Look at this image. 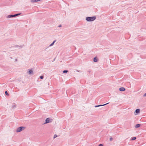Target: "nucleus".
Masks as SVG:
<instances>
[{"mask_svg":"<svg viewBox=\"0 0 146 146\" xmlns=\"http://www.w3.org/2000/svg\"><path fill=\"white\" fill-rule=\"evenodd\" d=\"M96 19V17L94 16L93 17H89L86 18V19L87 21L91 22L95 20Z\"/></svg>","mask_w":146,"mask_h":146,"instance_id":"1","label":"nucleus"},{"mask_svg":"<svg viewBox=\"0 0 146 146\" xmlns=\"http://www.w3.org/2000/svg\"><path fill=\"white\" fill-rule=\"evenodd\" d=\"M25 128V127L21 126L18 127L16 130V131L17 132H19L22 131Z\"/></svg>","mask_w":146,"mask_h":146,"instance_id":"2","label":"nucleus"},{"mask_svg":"<svg viewBox=\"0 0 146 146\" xmlns=\"http://www.w3.org/2000/svg\"><path fill=\"white\" fill-rule=\"evenodd\" d=\"M50 118H48L46 119V120H45V122L44 123V124H46V123H48L49 122H50Z\"/></svg>","mask_w":146,"mask_h":146,"instance_id":"3","label":"nucleus"},{"mask_svg":"<svg viewBox=\"0 0 146 146\" xmlns=\"http://www.w3.org/2000/svg\"><path fill=\"white\" fill-rule=\"evenodd\" d=\"M140 110L139 109H137L135 111V112L136 113V114H135V115H137L140 112Z\"/></svg>","mask_w":146,"mask_h":146,"instance_id":"4","label":"nucleus"},{"mask_svg":"<svg viewBox=\"0 0 146 146\" xmlns=\"http://www.w3.org/2000/svg\"><path fill=\"white\" fill-rule=\"evenodd\" d=\"M109 103H108L107 104H103V105H97V106H95V107H99L101 106H104L108 104Z\"/></svg>","mask_w":146,"mask_h":146,"instance_id":"5","label":"nucleus"},{"mask_svg":"<svg viewBox=\"0 0 146 146\" xmlns=\"http://www.w3.org/2000/svg\"><path fill=\"white\" fill-rule=\"evenodd\" d=\"M33 71L31 70H29L28 71V73L29 74H33Z\"/></svg>","mask_w":146,"mask_h":146,"instance_id":"6","label":"nucleus"},{"mask_svg":"<svg viewBox=\"0 0 146 146\" xmlns=\"http://www.w3.org/2000/svg\"><path fill=\"white\" fill-rule=\"evenodd\" d=\"M125 90V88L123 87H121L119 88V90L121 91H123Z\"/></svg>","mask_w":146,"mask_h":146,"instance_id":"7","label":"nucleus"},{"mask_svg":"<svg viewBox=\"0 0 146 146\" xmlns=\"http://www.w3.org/2000/svg\"><path fill=\"white\" fill-rule=\"evenodd\" d=\"M14 17V15H8L7 16V18H11Z\"/></svg>","mask_w":146,"mask_h":146,"instance_id":"8","label":"nucleus"},{"mask_svg":"<svg viewBox=\"0 0 146 146\" xmlns=\"http://www.w3.org/2000/svg\"><path fill=\"white\" fill-rule=\"evenodd\" d=\"M56 41V40H54L53 42L49 46H52L54 44V43Z\"/></svg>","mask_w":146,"mask_h":146,"instance_id":"9","label":"nucleus"},{"mask_svg":"<svg viewBox=\"0 0 146 146\" xmlns=\"http://www.w3.org/2000/svg\"><path fill=\"white\" fill-rule=\"evenodd\" d=\"M40 1V0H31V2L32 3H34Z\"/></svg>","mask_w":146,"mask_h":146,"instance_id":"10","label":"nucleus"},{"mask_svg":"<svg viewBox=\"0 0 146 146\" xmlns=\"http://www.w3.org/2000/svg\"><path fill=\"white\" fill-rule=\"evenodd\" d=\"M141 125L140 124H137L135 126V128H138Z\"/></svg>","mask_w":146,"mask_h":146,"instance_id":"11","label":"nucleus"},{"mask_svg":"<svg viewBox=\"0 0 146 146\" xmlns=\"http://www.w3.org/2000/svg\"><path fill=\"white\" fill-rule=\"evenodd\" d=\"M93 61L94 62H97V59L96 57H95L94 58Z\"/></svg>","mask_w":146,"mask_h":146,"instance_id":"12","label":"nucleus"},{"mask_svg":"<svg viewBox=\"0 0 146 146\" xmlns=\"http://www.w3.org/2000/svg\"><path fill=\"white\" fill-rule=\"evenodd\" d=\"M20 14H21V13H17V14H16L14 15H14V17H16L17 16H18V15H20Z\"/></svg>","mask_w":146,"mask_h":146,"instance_id":"13","label":"nucleus"},{"mask_svg":"<svg viewBox=\"0 0 146 146\" xmlns=\"http://www.w3.org/2000/svg\"><path fill=\"white\" fill-rule=\"evenodd\" d=\"M16 106L15 104H13L12 105V107L11 108H14L16 107Z\"/></svg>","mask_w":146,"mask_h":146,"instance_id":"14","label":"nucleus"},{"mask_svg":"<svg viewBox=\"0 0 146 146\" xmlns=\"http://www.w3.org/2000/svg\"><path fill=\"white\" fill-rule=\"evenodd\" d=\"M136 139V137H132L131 138V140H134Z\"/></svg>","mask_w":146,"mask_h":146,"instance_id":"15","label":"nucleus"},{"mask_svg":"<svg viewBox=\"0 0 146 146\" xmlns=\"http://www.w3.org/2000/svg\"><path fill=\"white\" fill-rule=\"evenodd\" d=\"M20 47V48H22L23 47V46L22 45H17L15 47Z\"/></svg>","mask_w":146,"mask_h":146,"instance_id":"16","label":"nucleus"},{"mask_svg":"<svg viewBox=\"0 0 146 146\" xmlns=\"http://www.w3.org/2000/svg\"><path fill=\"white\" fill-rule=\"evenodd\" d=\"M5 93L6 95L7 96H9V94H8L7 91H6L5 92Z\"/></svg>","mask_w":146,"mask_h":146,"instance_id":"17","label":"nucleus"},{"mask_svg":"<svg viewBox=\"0 0 146 146\" xmlns=\"http://www.w3.org/2000/svg\"><path fill=\"white\" fill-rule=\"evenodd\" d=\"M68 72V71L67 70H64L63 71V73H67Z\"/></svg>","mask_w":146,"mask_h":146,"instance_id":"18","label":"nucleus"},{"mask_svg":"<svg viewBox=\"0 0 146 146\" xmlns=\"http://www.w3.org/2000/svg\"><path fill=\"white\" fill-rule=\"evenodd\" d=\"M40 78L41 79H43L44 78V76H40Z\"/></svg>","mask_w":146,"mask_h":146,"instance_id":"19","label":"nucleus"},{"mask_svg":"<svg viewBox=\"0 0 146 146\" xmlns=\"http://www.w3.org/2000/svg\"><path fill=\"white\" fill-rule=\"evenodd\" d=\"M57 137V135H56V134H55L54 136V137H53V138L54 139L55 138H56V137Z\"/></svg>","mask_w":146,"mask_h":146,"instance_id":"20","label":"nucleus"},{"mask_svg":"<svg viewBox=\"0 0 146 146\" xmlns=\"http://www.w3.org/2000/svg\"><path fill=\"white\" fill-rule=\"evenodd\" d=\"M113 139V138L112 137H110V141H111Z\"/></svg>","mask_w":146,"mask_h":146,"instance_id":"21","label":"nucleus"},{"mask_svg":"<svg viewBox=\"0 0 146 146\" xmlns=\"http://www.w3.org/2000/svg\"><path fill=\"white\" fill-rule=\"evenodd\" d=\"M103 146V145L102 144H100L98 145V146Z\"/></svg>","mask_w":146,"mask_h":146,"instance_id":"22","label":"nucleus"},{"mask_svg":"<svg viewBox=\"0 0 146 146\" xmlns=\"http://www.w3.org/2000/svg\"><path fill=\"white\" fill-rule=\"evenodd\" d=\"M143 96L144 97H146V93H145Z\"/></svg>","mask_w":146,"mask_h":146,"instance_id":"23","label":"nucleus"},{"mask_svg":"<svg viewBox=\"0 0 146 146\" xmlns=\"http://www.w3.org/2000/svg\"><path fill=\"white\" fill-rule=\"evenodd\" d=\"M62 26V25H60L58 26V27H61Z\"/></svg>","mask_w":146,"mask_h":146,"instance_id":"24","label":"nucleus"},{"mask_svg":"<svg viewBox=\"0 0 146 146\" xmlns=\"http://www.w3.org/2000/svg\"><path fill=\"white\" fill-rule=\"evenodd\" d=\"M15 61H17V59H15Z\"/></svg>","mask_w":146,"mask_h":146,"instance_id":"25","label":"nucleus"}]
</instances>
